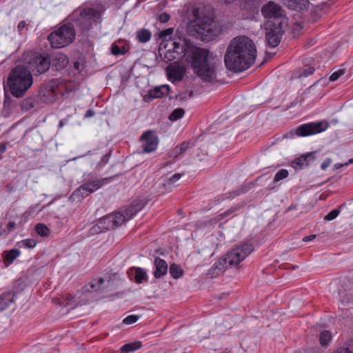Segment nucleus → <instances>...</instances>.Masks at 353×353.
<instances>
[{
	"label": "nucleus",
	"instance_id": "79ce46f5",
	"mask_svg": "<svg viewBox=\"0 0 353 353\" xmlns=\"http://www.w3.org/2000/svg\"><path fill=\"white\" fill-rule=\"evenodd\" d=\"M17 225V223L15 221H10L9 223L6 225V229L4 230V232L6 234H9L10 232L13 230V229L15 228Z\"/></svg>",
	"mask_w": 353,
	"mask_h": 353
},
{
	"label": "nucleus",
	"instance_id": "5701e85b",
	"mask_svg": "<svg viewBox=\"0 0 353 353\" xmlns=\"http://www.w3.org/2000/svg\"><path fill=\"white\" fill-rule=\"evenodd\" d=\"M21 252L18 249H12L3 253L4 263L6 266L10 265L20 255Z\"/></svg>",
	"mask_w": 353,
	"mask_h": 353
},
{
	"label": "nucleus",
	"instance_id": "f704fd0d",
	"mask_svg": "<svg viewBox=\"0 0 353 353\" xmlns=\"http://www.w3.org/2000/svg\"><path fill=\"white\" fill-rule=\"evenodd\" d=\"M332 353H353V343H350L341 347Z\"/></svg>",
	"mask_w": 353,
	"mask_h": 353
},
{
	"label": "nucleus",
	"instance_id": "c85d7f7f",
	"mask_svg": "<svg viewBox=\"0 0 353 353\" xmlns=\"http://www.w3.org/2000/svg\"><path fill=\"white\" fill-rule=\"evenodd\" d=\"M169 272L172 277L175 279L181 278L183 275V269L175 263H172L170 266Z\"/></svg>",
	"mask_w": 353,
	"mask_h": 353
},
{
	"label": "nucleus",
	"instance_id": "423d86ee",
	"mask_svg": "<svg viewBox=\"0 0 353 353\" xmlns=\"http://www.w3.org/2000/svg\"><path fill=\"white\" fill-rule=\"evenodd\" d=\"M209 51L206 49L199 48L193 45L186 39L184 59L185 61L191 65L193 70L196 69L209 60Z\"/></svg>",
	"mask_w": 353,
	"mask_h": 353
},
{
	"label": "nucleus",
	"instance_id": "39448f33",
	"mask_svg": "<svg viewBox=\"0 0 353 353\" xmlns=\"http://www.w3.org/2000/svg\"><path fill=\"white\" fill-rule=\"evenodd\" d=\"M253 250V245L251 243H243L236 245L230 250L222 259L219 261V264L223 266V268H219V270L238 265Z\"/></svg>",
	"mask_w": 353,
	"mask_h": 353
},
{
	"label": "nucleus",
	"instance_id": "de8ad7c7",
	"mask_svg": "<svg viewBox=\"0 0 353 353\" xmlns=\"http://www.w3.org/2000/svg\"><path fill=\"white\" fill-rule=\"evenodd\" d=\"M172 77H174L175 79L179 80V81L181 80V76L179 74H176V72L175 71L173 72H169V77L171 78Z\"/></svg>",
	"mask_w": 353,
	"mask_h": 353
},
{
	"label": "nucleus",
	"instance_id": "393cba45",
	"mask_svg": "<svg viewBox=\"0 0 353 353\" xmlns=\"http://www.w3.org/2000/svg\"><path fill=\"white\" fill-rule=\"evenodd\" d=\"M38 104V101L33 97H28L23 99L21 103V108L23 111H29L34 108Z\"/></svg>",
	"mask_w": 353,
	"mask_h": 353
},
{
	"label": "nucleus",
	"instance_id": "bf43d9fd",
	"mask_svg": "<svg viewBox=\"0 0 353 353\" xmlns=\"http://www.w3.org/2000/svg\"><path fill=\"white\" fill-rule=\"evenodd\" d=\"M315 159H313L312 157H308L307 161H310V163L312 161H314Z\"/></svg>",
	"mask_w": 353,
	"mask_h": 353
},
{
	"label": "nucleus",
	"instance_id": "8fccbe9b",
	"mask_svg": "<svg viewBox=\"0 0 353 353\" xmlns=\"http://www.w3.org/2000/svg\"><path fill=\"white\" fill-rule=\"evenodd\" d=\"M94 115V111L92 110V109H89L86 111L85 117L86 118H90V117H93Z\"/></svg>",
	"mask_w": 353,
	"mask_h": 353
},
{
	"label": "nucleus",
	"instance_id": "2f4dec72",
	"mask_svg": "<svg viewBox=\"0 0 353 353\" xmlns=\"http://www.w3.org/2000/svg\"><path fill=\"white\" fill-rule=\"evenodd\" d=\"M104 282L105 281L103 278L92 279L90 283V286L93 291L98 292L103 289L102 285Z\"/></svg>",
	"mask_w": 353,
	"mask_h": 353
},
{
	"label": "nucleus",
	"instance_id": "ddd939ff",
	"mask_svg": "<svg viewBox=\"0 0 353 353\" xmlns=\"http://www.w3.org/2000/svg\"><path fill=\"white\" fill-rule=\"evenodd\" d=\"M51 61L48 55H37L30 61V69L36 74H41L48 70Z\"/></svg>",
	"mask_w": 353,
	"mask_h": 353
},
{
	"label": "nucleus",
	"instance_id": "bb28decb",
	"mask_svg": "<svg viewBox=\"0 0 353 353\" xmlns=\"http://www.w3.org/2000/svg\"><path fill=\"white\" fill-rule=\"evenodd\" d=\"M97 15L98 12L94 8H85L81 12V17L88 21L94 20Z\"/></svg>",
	"mask_w": 353,
	"mask_h": 353
},
{
	"label": "nucleus",
	"instance_id": "864d4df0",
	"mask_svg": "<svg viewBox=\"0 0 353 353\" xmlns=\"http://www.w3.org/2000/svg\"><path fill=\"white\" fill-rule=\"evenodd\" d=\"M172 32H173V29L172 28H168L165 31L163 32V34L164 35H168V34H172Z\"/></svg>",
	"mask_w": 353,
	"mask_h": 353
},
{
	"label": "nucleus",
	"instance_id": "cd10ccee",
	"mask_svg": "<svg viewBox=\"0 0 353 353\" xmlns=\"http://www.w3.org/2000/svg\"><path fill=\"white\" fill-rule=\"evenodd\" d=\"M151 32L147 29H141L137 32V38L141 43H146L151 39Z\"/></svg>",
	"mask_w": 353,
	"mask_h": 353
},
{
	"label": "nucleus",
	"instance_id": "6ab92c4d",
	"mask_svg": "<svg viewBox=\"0 0 353 353\" xmlns=\"http://www.w3.org/2000/svg\"><path fill=\"white\" fill-rule=\"evenodd\" d=\"M154 263L155 265V270L154 272L155 278L158 279L166 274L168 272V264L164 260L156 257Z\"/></svg>",
	"mask_w": 353,
	"mask_h": 353
},
{
	"label": "nucleus",
	"instance_id": "6e6d98bb",
	"mask_svg": "<svg viewBox=\"0 0 353 353\" xmlns=\"http://www.w3.org/2000/svg\"><path fill=\"white\" fill-rule=\"evenodd\" d=\"M6 190L7 192H11L12 190V186L11 185H10V184L7 185L6 186Z\"/></svg>",
	"mask_w": 353,
	"mask_h": 353
},
{
	"label": "nucleus",
	"instance_id": "f8f14e48",
	"mask_svg": "<svg viewBox=\"0 0 353 353\" xmlns=\"http://www.w3.org/2000/svg\"><path fill=\"white\" fill-rule=\"evenodd\" d=\"M281 25V23L277 25L268 23L266 28L265 39L270 48L277 46L281 41V37L283 34Z\"/></svg>",
	"mask_w": 353,
	"mask_h": 353
},
{
	"label": "nucleus",
	"instance_id": "7ed1b4c3",
	"mask_svg": "<svg viewBox=\"0 0 353 353\" xmlns=\"http://www.w3.org/2000/svg\"><path fill=\"white\" fill-rule=\"evenodd\" d=\"M231 23L223 24L214 21L209 17H196L194 28L198 37L203 41H210L214 39L226 29L231 28Z\"/></svg>",
	"mask_w": 353,
	"mask_h": 353
},
{
	"label": "nucleus",
	"instance_id": "4d7b16f0",
	"mask_svg": "<svg viewBox=\"0 0 353 353\" xmlns=\"http://www.w3.org/2000/svg\"><path fill=\"white\" fill-rule=\"evenodd\" d=\"M353 163V158L350 159L347 163H344L345 165Z\"/></svg>",
	"mask_w": 353,
	"mask_h": 353
},
{
	"label": "nucleus",
	"instance_id": "412c9836",
	"mask_svg": "<svg viewBox=\"0 0 353 353\" xmlns=\"http://www.w3.org/2000/svg\"><path fill=\"white\" fill-rule=\"evenodd\" d=\"M14 299V294L11 292H5L0 295V312L6 310Z\"/></svg>",
	"mask_w": 353,
	"mask_h": 353
},
{
	"label": "nucleus",
	"instance_id": "f03ea898",
	"mask_svg": "<svg viewBox=\"0 0 353 353\" xmlns=\"http://www.w3.org/2000/svg\"><path fill=\"white\" fill-rule=\"evenodd\" d=\"M32 83L33 77L31 72L22 65L14 68L8 78L10 93L17 98L22 97Z\"/></svg>",
	"mask_w": 353,
	"mask_h": 353
},
{
	"label": "nucleus",
	"instance_id": "9b49d317",
	"mask_svg": "<svg viewBox=\"0 0 353 353\" xmlns=\"http://www.w3.org/2000/svg\"><path fill=\"white\" fill-rule=\"evenodd\" d=\"M194 72L203 81L213 83L216 81L217 65L210 61L196 67Z\"/></svg>",
	"mask_w": 353,
	"mask_h": 353
},
{
	"label": "nucleus",
	"instance_id": "603ef678",
	"mask_svg": "<svg viewBox=\"0 0 353 353\" xmlns=\"http://www.w3.org/2000/svg\"><path fill=\"white\" fill-rule=\"evenodd\" d=\"M6 150V144L5 143H0V154L3 153Z\"/></svg>",
	"mask_w": 353,
	"mask_h": 353
},
{
	"label": "nucleus",
	"instance_id": "a18cd8bd",
	"mask_svg": "<svg viewBox=\"0 0 353 353\" xmlns=\"http://www.w3.org/2000/svg\"><path fill=\"white\" fill-rule=\"evenodd\" d=\"M332 163V160L330 159H327L321 163L322 170H325Z\"/></svg>",
	"mask_w": 353,
	"mask_h": 353
},
{
	"label": "nucleus",
	"instance_id": "2eb2a0df",
	"mask_svg": "<svg viewBox=\"0 0 353 353\" xmlns=\"http://www.w3.org/2000/svg\"><path fill=\"white\" fill-rule=\"evenodd\" d=\"M262 13L265 18H279L282 15V10L281 6L270 1L262 8Z\"/></svg>",
	"mask_w": 353,
	"mask_h": 353
},
{
	"label": "nucleus",
	"instance_id": "dca6fc26",
	"mask_svg": "<svg viewBox=\"0 0 353 353\" xmlns=\"http://www.w3.org/2000/svg\"><path fill=\"white\" fill-rule=\"evenodd\" d=\"M147 204V201L144 199H139L134 200L132 203L125 209V213L127 218L130 219L139 211L143 209Z\"/></svg>",
	"mask_w": 353,
	"mask_h": 353
},
{
	"label": "nucleus",
	"instance_id": "e433bc0d",
	"mask_svg": "<svg viewBox=\"0 0 353 353\" xmlns=\"http://www.w3.org/2000/svg\"><path fill=\"white\" fill-rule=\"evenodd\" d=\"M345 72V69H339L334 72H333L330 77V81H336L339 77L343 75Z\"/></svg>",
	"mask_w": 353,
	"mask_h": 353
},
{
	"label": "nucleus",
	"instance_id": "7c9ffc66",
	"mask_svg": "<svg viewBox=\"0 0 353 353\" xmlns=\"http://www.w3.org/2000/svg\"><path fill=\"white\" fill-rule=\"evenodd\" d=\"M332 334L328 330H323L320 333L319 342L321 345H327L332 339Z\"/></svg>",
	"mask_w": 353,
	"mask_h": 353
},
{
	"label": "nucleus",
	"instance_id": "ea45409f",
	"mask_svg": "<svg viewBox=\"0 0 353 353\" xmlns=\"http://www.w3.org/2000/svg\"><path fill=\"white\" fill-rule=\"evenodd\" d=\"M111 52L114 55L124 54L125 50L124 48H120L117 45H112Z\"/></svg>",
	"mask_w": 353,
	"mask_h": 353
},
{
	"label": "nucleus",
	"instance_id": "37998d69",
	"mask_svg": "<svg viewBox=\"0 0 353 353\" xmlns=\"http://www.w3.org/2000/svg\"><path fill=\"white\" fill-rule=\"evenodd\" d=\"M170 19V15L165 12L161 13L159 15V20L161 23H166Z\"/></svg>",
	"mask_w": 353,
	"mask_h": 353
},
{
	"label": "nucleus",
	"instance_id": "f3484780",
	"mask_svg": "<svg viewBox=\"0 0 353 353\" xmlns=\"http://www.w3.org/2000/svg\"><path fill=\"white\" fill-rule=\"evenodd\" d=\"M128 274L137 283H141L147 279L146 272L141 268H132L128 271Z\"/></svg>",
	"mask_w": 353,
	"mask_h": 353
},
{
	"label": "nucleus",
	"instance_id": "5fc2aeb1",
	"mask_svg": "<svg viewBox=\"0 0 353 353\" xmlns=\"http://www.w3.org/2000/svg\"><path fill=\"white\" fill-rule=\"evenodd\" d=\"M344 165H344V164H343V163H336V164L334 165V167H335V169L338 170V169H339V168H342V167H343V166H344Z\"/></svg>",
	"mask_w": 353,
	"mask_h": 353
},
{
	"label": "nucleus",
	"instance_id": "9d476101",
	"mask_svg": "<svg viewBox=\"0 0 353 353\" xmlns=\"http://www.w3.org/2000/svg\"><path fill=\"white\" fill-rule=\"evenodd\" d=\"M329 123L327 121L312 122L301 125L296 130V134L299 137H306L322 132L327 129Z\"/></svg>",
	"mask_w": 353,
	"mask_h": 353
},
{
	"label": "nucleus",
	"instance_id": "4be33fe9",
	"mask_svg": "<svg viewBox=\"0 0 353 353\" xmlns=\"http://www.w3.org/2000/svg\"><path fill=\"white\" fill-rule=\"evenodd\" d=\"M170 88L167 85H163L159 87H157L153 90H151L149 92V98L157 99L166 95L168 94Z\"/></svg>",
	"mask_w": 353,
	"mask_h": 353
},
{
	"label": "nucleus",
	"instance_id": "c03bdc74",
	"mask_svg": "<svg viewBox=\"0 0 353 353\" xmlns=\"http://www.w3.org/2000/svg\"><path fill=\"white\" fill-rule=\"evenodd\" d=\"M181 177V174L179 173L174 174L172 176L169 178L168 184H172L178 181Z\"/></svg>",
	"mask_w": 353,
	"mask_h": 353
},
{
	"label": "nucleus",
	"instance_id": "b1692460",
	"mask_svg": "<svg viewBox=\"0 0 353 353\" xmlns=\"http://www.w3.org/2000/svg\"><path fill=\"white\" fill-rule=\"evenodd\" d=\"M190 147V143L188 142H183L179 145L175 147L170 153V157L173 158L179 157L184 152H185Z\"/></svg>",
	"mask_w": 353,
	"mask_h": 353
},
{
	"label": "nucleus",
	"instance_id": "c756f323",
	"mask_svg": "<svg viewBox=\"0 0 353 353\" xmlns=\"http://www.w3.org/2000/svg\"><path fill=\"white\" fill-rule=\"evenodd\" d=\"M37 241L32 239H27L17 243V245L21 248H33L36 246Z\"/></svg>",
	"mask_w": 353,
	"mask_h": 353
},
{
	"label": "nucleus",
	"instance_id": "4468645a",
	"mask_svg": "<svg viewBox=\"0 0 353 353\" xmlns=\"http://www.w3.org/2000/svg\"><path fill=\"white\" fill-rule=\"evenodd\" d=\"M142 142L143 151L145 153L154 152L159 144L157 136L152 130L145 132L140 137Z\"/></svg>",
	"mask_w": 353,
	"mask_h": 353
},
{
	"label": "nucleus",
	"instance_id": "58836bf2",
	"mask_svg": "<svg viewBox=\"0 0 353 353\" xmlns=\"http://www.w3.org/2000/svg\"><path fill=\"white\" fill-rule=\"evenodd\" d=\"M339 213L340 210L339 209H334L325 216L324 219L326 221H332L336 218Z\"/></svg>",
	"mask_w": 353,
	"mask_h": 353
},
{
	"label": "nucleus",
	"instance_id": "aec40b11",
	"mask_svg": "<svg viewBox=\"0 0 353 353\" xmlns=\"http://www.w3.org/2000/svg\"><path fill=\"white\" fill-rule=\"evenodd\" d=\"M315 154L316 152H313L301 156L293 161V167L295 169H301L305 166H307L310 164V161H307L308 157L315 159Z\"/></svg>",
	"mask_w": 353,
	"mask_h": 353
},
{
	"label": "nucleus",
	"instance_id": "a878e982",
	"mask_svg": "<svg viewBox=\"0 0 353 353\" xmlns=\"http://www.w3.org/2000/svg\"><path fill=\"white\" fill-rule=\"evenodd\" d=\"M142 344L141 341H134L133 343H130L123 345L121 347V353H129L134 352L137 350H139L141 347Z\"/></svg>",
	"mask_w": 353,
	"mask_h": 353
},
{
	"label": "nucleus",
	"instance_id": "a211bd4d",
	"mask_svg": "<svg viewBox=\"0 0 353 353\" xmlns=\"http://www.w3.org/2000/svg\"><path fill=\"white\" fill-rule=\"evenodd\" d=\"M68 63V59L67 56L63 53H57L54 57L52 63V68L56 70H61L65 68Z\"/></svg>",
	"mask_w": 353,
	"mask_h": 353
},
{
	"label": "nucleus",
	"instance_id": "49530a36",
	"mask_svg": "<svg viewBox=\"0 0 353 353\" xmlns=\"http://www.w3.org/2000/svg\"><path fill=\"white\" fill-rule=\"evenodd\" d=\"M26 26V22L25 21H20L17 26L18 31L21 32L25 28Z\"/></svg>",
	"mask_w": 353,
	"mask_h": 353
},
{
	"label": "nucleus",
	"instance_id": "20e7f679",
	"mask_svg": "<svg viewBox=\"0 0 353 353\" xmlns=\"http://www.w3.org/2000/svg\"><path fill=\"white\" fill-rule=\"evenodd\" d=\"M76 31L73 24L64 23L48 36V40L52 48L59 49L70 45L75 39Z\"/></svg>",
	"mask_w": 353,
	"mask_h": 353
},
{
	"label": "nucleus",
	"instance_id": "473e14b6",
	"mask_svg": "<svg viewBox=\"0 0 353 353\" xmlns=\"http://www.w3.org/2000/svg\"><path fill=\"white\" fill-rule=\"evenodd\" d=\"M35 230L41 236H48L50 234V229L43 223L37 224Z\"/></svg>",
	"mask_w": 353,
	"mask_h": 353
},
{
	"label": "nucleus",
	"instance_id": "c9c22d12",
	"mask_svg": "<svg viewBox=\"0 0 353 353\" xmlns=\"http://www.w3.org/2000/svg\"><path fill=\"white\" fill-rule=\"evenodd\" d=\"M288 176V171L285 169H281L274 176V182H278Z\"/></svg>",
	"mask_w": 353,
	"mask_h": 353
},
{
	"label": "nucleus",
	"instance_id": "13d9d810",
	"mask_svg": "<svg viewBox=\"0 0 353 353\" xmlns=\"http://www.w3.org/2000/svg\"><path fill=\"white\" fill-rule=\"evenodd\" d=\"M63 125V121H60L59 124V127H62Z\"/></svg>",
	"mask_w": 353,
	"mask_h": 353
},
{
	"label": "nucleus",
	"instance_id": "f257e3e1",
	"mask_svg": "<svg viewBox=\"0 0 353 353\" xmlns=\"http://www.w3.org/2000/svg\"><path fill=\"white\" fill-rule=\"evenodd\" d=\"M256 48L248 37L239 36L232 39L224 57L226 68L233 72L249 68L255 61Z\"/></svg>",
	"mask_w": 353,
	"mask_h": 353
},
{
	"label": "nucleus",
	"instance_id": "09e8293b",
	"mask_svg": "<svg viewBox=\"0 0 353 353\" xmlns=\"http://www.w3.org/2000/svg\"><path fill=\"white\" fill-rule=\"evenodd\" d=\"M316 236L315 234H311L309 236H306L303 239V241L308 242V241H312L316 238Z\"/></svg>",
	"mask_w": 353,
	"mask_h": 353
},
{
	"label": "nucleus",
	"instance_id": "72a5a7b5",
	"mask_svg": "<svg viewBox=\"0 0 353 353\" xmlns=\"http://www.w3.org/2000/svg\"><path fill=\"white\" fill-rule=\"evenodd\" d=\"M185 111L183 108H176L174 110L172 113L169 115V119L170 121H176L182 118L184 115Z\"/></svg>",
	"mask_w": 353,
	"mask_h": 353
},
{
	"label": "nucleus",
	"instance_id": "0eeeda50",
	"mask_svg": "<svg viewBox=\"0 0 353 353\" xmlns=\"http://www.w3.org/2000/svg\"><path fill=\"white\" fill-rule=\"evenodd\" d=\"M186 39L182 37L173 38L169 40L165 48V52H162L160 49L161 56H163V60L165 62H170L174 60H179L183 57L185 50Z\"/></svg>",
	"mask_w": 353,
	"mask_h": 353
},
{
	"label": "nucleus",
	"instance_id": "1a4fd4ad",
	"mask_svg": "<svg viewBox=\"0 0 353 353\" xmlns=\"http://www.w3.org/2000/svg\"><path fill=\"white\" fill-rule=\"evenodd\" d=\"M127 218L126 214H123L120 212H116L105 216L98 221L97 224L93 227V230L97 232V228H101L102 230H109L110 228H117L123 224Z\"/></svg>",
	"mask_w": 353,
	"mask_h": 353
},
{
	"label": "nucleus",
	"instance_id": "6e6552de",
	"mask_svg": "<svg viewBox=\"0 0 353 353\" xmlns=\"http://www.w3.org/2000/svg\"><path fill=\"white\" fill-rule=\"evenodd\" d=\"M108 179V178H103L84 183L72 192L70 196V200L72 202L81 201L83 198L102 187Z\"/></svg>",
	"mask_w": 353,
	"mask_h": 353
},
{
	"label": "nucleus",
	"instance_id": "4c0bfd02",
	"mask_svg": "<svg viewBox=\"0 0 353 353\" xmlns=\"http://www.w3.org/2000/svg\"><path fill=\"white\" fill-rule=\"evenodd\" d=\"M139 319V316L135 314L129 315L123 320V323L130 325L136 323Z\"/></svg>",
	"mask_w": 353,
	"mask_h": 353
},
{
	"label": "nucleus",
	"instance_id": "a19ab883",
	"mask_svg": "<svg viewBox=\"0 0 353 353\" xmlns=\"http://www.w3.org/2000/svg\"><path fill=\"white\" fill-rule=\"evenodd\" d=\"M315 69L314 67H312V66H308L306 68L303 69L302 71H301V73L300 74V76L301 77H306L309 75H311L314 73Z\"/></svg>",
	"mask_w": 353,
	"mask_h": 353
},
{
	"label": "nucleus",
	"instance_id": "3c124183",
	"mask_svg": "<svg viewBox=\"0 0 353 353\" xmlns=\"http://www.w3.org/2000/svg\"><path fill=\"white\" fill-rule=\"evenodd\" d=\"M109 156H110V154H105V155H103L102 157L101 161V163L102 165H104V164H105L108 162Z\"/></svg>",
	"mask_w": 353,
	"mask_h": 353
}]
</instances>
